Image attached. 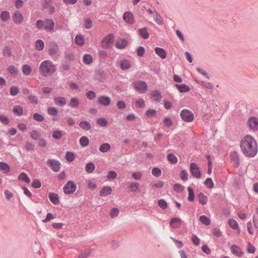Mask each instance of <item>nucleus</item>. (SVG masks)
Masks as SVG:
<instances>
[{
	"instance_id": "f257e3e1",
	"label": "nucleus",
	"mask_w": 258,
	"mask_h": 258,
	"mask_svg": "<svg viewBox=\"0 0 258 258\" xmlns=\"http://www.w3.org/2000/svg\"><path fill=\"white\" fill-rule=\"evenodd\" d=\"M240 148L244 156L249 158L254 157L258 151L256 140L249 135L244 136L241 139L240 142Z\"/></svg>"
},
{
	"instance_id": "f03ea898",
	"label": "nucleus",
	"mask_w": 258,
	"mask_h": 258,
	"mask_svg": "<svg viewBox=\"0 0 258 258\" xmlns=\"http://www.w3.org/2000/svg\"><path fill=\"white\" fill-rule=\"evenodd\" d=\"M39 71L42 76L47 77L55 72L56 67L50 60H45L40 64Z\"/></svg>"
},
{
	"instance_id": "7ed1b4c3",
	"label": "nucleus",
	"mask_w": 258,
	"mask_h": 258,
	"mask_svg": "<svg viewBox=\"0 0 258 258\" xmlns=\"http://www.w3.org/2000/svg\"><path fill=\"white\" fill-rule=\"evenodd\" d=\"M114 36L112 34H109L104 36L102 40V47L107 49L110 48L114 42Z\"/></svg>"
},
{
	"instance_id": "20e7f679",
	"label": "nucleus",
	"mask_w": 258,
	"mask_h": 258,
	"mask_svg": "<svg viewBox=\"0 0 258 258\" xmlns=\"http://www.w3.org/2000/svg\"><path fill=\"white\" fill-rule=\"evenodd\" d=\"M133 87L139 93H144L148 89V85L144 81H137L133 84Z\"/></svg>"
},
{
	"instance_id": "39448f33",
	"label": "nucleus",
	"mask_w": 258,
	"mask_h": 258,
	"mask_svg": "<svg viewBox=\"0 0 258 258\" xmlns=\"http://www.w3.org/2000/svg\"><path fill=\"white\" fill-rule=\"evenodd\" d=\"M77 189V185L73 181H69L63 186V192L67 195L72 194Z\"/></svg>"
},
{
	"instance_id": "423d86ee",
	"label": "nucleus",
	"mask_w": 258,
	"mask_h": 258,
	"mask_svg": "<svg viewBox=\"0 0 258 258\" xmlns=\"http://www.w3.org/2000/svg\"><path fill=\"white\" fill-rule=\"evenodd\" d=\"M247 125L250 131L256 132L258 131V118L250 117L247 121Z\"/></svg>"
},
{
	"instance_id": "0eeeda50",
	"label": "nucleus",
	"mask_w": 258,
	"mask_h": 258,
	"mask_svg": "<svg viewBox=\"0 0 258 258\" xmlns=\"http://www.w3.org/2000/svg\"><path fill=\"white\" fill-rule=\"evenodd\" d=\"M180 115L184 121L191 122L194 119L193 113L188 109L182 110L180 112Z\"/></svg>"
},
{
	"instance_id": "6e6552de",
	"label": "nucleus",
	"mask_w": 258,
	"mask_h": 258,
	"mask_svg": "<svg viewBox=\"0 0 258 258\" xmlns=\"http://www.w3.org/2000/svg\"><path fill=\"white\" fill-rule=\"evenodd\" d=\"M190 172L195 178H200L201 177V172L198 165L195 163H191L189 166Z\"/></svg>"
},
{
	"instance_id": "1a4fd4ad",
	"label": "nucleus",
	"mask_w": 258,
	"mask_h": 258,
	"mask_svg": "<svg viewBox=\"0 0 258 258\" xmlns=\"http://www.w3.org/2000/svg\"><path fill=\"white\" fill-rule=\"evenodd\" d=\"M47 163L53 171L58 172L60 170V163L58 161L53 159L48 160Z\"/></svg>"
},
{
	"instance_id": "9d476101",
	"label": "nucleus",
	"mask_w": 258,
	"mask_h": 258,
	"mask_svg": "<svg viewBox=\"0 0 258 258\" xmlns=\"http://www.w3.org/2000/svg\"><path fill=\"white\" fill-rule=\"evenodd\" d=\"M182 222L181 219L177 217H174L172 218L170 221V226L173 229H177L181 226Z\"/></svg>"
},
{
	"instance_id": "9b49d317",
	"label": "nucleus",
	"mask_w": 258,
	"mask_h": 258,
	"mask_svg": "<svg viewBox=\"0 0 258 258\" xmlns=\"http://www.w3.org/2000/svg\"><path fill=\"white\" fill-rule=\"evenodd\" d=\"M12 19L14 23L19 25L22 23L24 20L22 14L20 12H16L12 15Z\"/></svg>"
},
{
	"instance_id": "f8f14e48",
	"label": "nucleus",
	"mask_w": 258,
	"mask_h": 258,
	"mask_svg": "<svg viewBox=\"0 0 258 258\" xmlns=\"http://www.w3.org/2000/svg\"><path fill=\"white\" fill-rule=\"evenodd\" d=\"M54 28V22L52 19H47L44 21V29L47 32H52Z\"/></svg>"
},
{
	"instance_id": "ddd939ff",
	"label": "nucleus",
	"mask_w": 258,
	"mask_h": 258,
	"mask_svg": "<svg viewBox=\"0 0 258 258\" xmlns=\"http://www.w3.org/2000/svg\"><path fill=\"white\" fill-rule=\"evenodd\" d=\"M59 50L58 45L54 42L50 43L48 50V54L50 56L56 54Z\"/></svg>"
},
{
	"instance_id": "4468645a",
	"label": "nucleus",
	"mask_w": 258,
	"mask_h": 258,
	"mask_svg": "<svg viewBox=\"0 0 258 258\" xmlns=\"http://www.w3.org/2000/svg\"><path fill=\"white\" fill-rule=\"evenodd\" d=\"M230 157L234 167L237 168L240 164V161L238 158V154L236 152H233L230 154Z\"/></svg>"
},
{
	"instance_id": "2eb2a0df",
	"label": "nucleus",
	"mask_w": 258,
	"mask_h": 258,
	"mask_svg": "<svg viewBox=\"0 0 258 258\" xmlns=\"http://www.w3.org/2000/svg\"><path fill=\"white\" fill-rule=\"evenodd\" d=\"M98 102L101 105L108 106L110 104L111 100L109 97L101 96L98 98Z\"/></svg>"
},
{
	"instance_id": "dca6fc26",
	"label": "nucleus",
	"mask_w": 258,
	"mask_h": 258,
	"mask_svg": "<svg viewBox=\"0 0 258 258\" xmlns=\"http://www.w3.org/2000/svg\"><path fill=\"white\" fill-rule=\"evenodd\" d=\"M115 45L117 48L123 49L128 45V41L126 39L120 38L116 40Z\"/></svg>"
},
{
	"instance_id": "f3484780",
	"label": "nucleus",
	"mask_w": 258,
	"mask_h": 258,
	"mask_svg": "<svg viewBox=\"0 0 258 258\" xmlns=\"http://www.w3.org/2000/svg\"><path fill=\"white\" fill-rule=\"evenodd\" d=\"M48 198L50 201L55 205H57L59 203V197L57 194L54 192H49Z\"/></svg>"
},
{
	"instance_id": "a211bd4d",
	"label": "nucleus",
	"mask_w": 258,
	"mask_h": 258,
	"mask_svg": "<svg viewBox=\"0 0 258 258\" xmlns=\"http://www.w3.org/2000/svg\"><path fill=\"white\" fill-rule=\"evenodd\" d=\"M75 43L76 45L82 46L85 44V40L84 36L82 34H78L75 38Z\"/></svg>"
},
{
	"instance_id": "6ab92c4d",
	"label": "nucleus",
	"mask_w": 258,
	"mask_h": 258,
	"mask_svg": "<svg viewBox=\"0 0 258 258\" xmlns=\"http://www.w3.org/2000/svg\"><path fill=\"white\" fill-rule=\"evenodd\" d=\"M112 188L109 186H104L100 191L99 195L101 197H106L111 194Z\"/></svg>"
},
{
	"instance_id": "aec40b11",
	"label": "nucleus",
	"mask_w": 258,
	"mask_h": 258,
	"mask_svg": "<svg viewBox=\"0 0 258 258\" xmlns=\"http://www.w3.org/2000/svg\"><path fill=\"white\" fill-rule=\"evenodd\" d=\"M123 20L127 23L133 24L134 22L133 15L131 12H125L123 16Z\"/></svg>"
},
{
	"instance_id": "412c9836",
	"label": "nucleus",
	"mask_w": 258,
	"mask_h": 258,
	"mask_svg": "<svg viewBox=\"0 0 258 258\" xmlns=\"http://www.w3.org/2000/svg\"><path fill=\"white\" fill-rule=\"evenodd\" d=\"M54 102L55 105L59 106H63L66 104L67 103L66 98L62 97L54 98Z\"/></svg>"
},
{
	"instance_id": "4be33fe9",
	"label": "nucleus",
	"mask_w": 258,
	"mask_h": 258,
	"mask_svg": "<svg viewBox=\"0 0 258 258\" xmlns=\"http://www.w3.org/2000/svg\"><path fill=\"white\" fill-rule=\"evenodd\" d=\"M232 253L238 256H241L243 254V252L240 247L236 245H232L231 247Z\"/></svg>"
},
{
	"instance_id": "5701e85b",
	"label": "nucleus",
	"mask_w": 258,
	"mask_h": 258,
	"mask_svg": "<svg viewBox=\"0 0 258 258\" xmlns=\"http://www.w3.org/2000/svg\"><path fill=\"white\" fill-rule=\"evenodd\" d=\"M156 53L162 59H165L166 57V51L162 48L156 47L155 48Z\"/></svg>"
},
{
	"instance_id": "b1692460",
	"label": "nucleus",
	"mask_w": 258,
	"mask_h": 258,
	"mask_svg": "<svg viewBox=\"0 0 258 258\" xmlns=\"http://www.w3.org/2000/svg\"><path fill=\"white\" fill-rule=\"evenodd\" d=\"M22 71L24 75L26 76L30 75L32 72L31 67L28 64H25L22 67Z\"/></svg>"
},
{
	"instance_id": "393cba45",
	"label": "nucleus",
	"mask_w": 258,
	"mask_h": 258,
	"mask_svg": "<svg viewBox=\"0 0 258 258\" xmlns=\"http://www.w3.org/2000/svg\"><path fill=\"white\" fill-rule=\"evenodd\" d=\"M198 200L199 203L202 205H205L208 202V198L203 192H200L198 196Z\"/></svg>"
},
{
	"instance_id": "a878e982",
	"label": "nucleus",
	"mask_w": 258,
	"mask_h": 258,
	"mask_svg": "<svg viewBox=\"0 0 258 258\" xmlns=\"http://www.w3.org/2000/svg\"><path fill=\"white\" fill-rule=\"evenodd\" d=\"M128 188L131 192H136L139 190L140 184L137 182H134L130 183Z\"/></svg>"
},
{
	"instance_id": "bb28decb",
	"label": "nucleus",
	"mask_w": 258,
	"mask_h": 258,
	"mask_svg": "<svg viewBox=\"0 0 258 258\" xmlns=\"http://www.w3.org/2000/svg\"><path fill=\"white\" fill-rule=\"evenodd\" d=\"M7 70L8 72L13 76H16L18 74V70L14 65H10L9 66Z\"/></svg>"
},
{
	"instance_id": "cd10ccee",
	"label": "nucleus",
	"mask_w": 258,
	"mask_h": 258,
	"mask_svg": "<svg viewBox=\"0 0 258 258\" xmlns=\"http://www.w3.org/2000/svg\"><path fill=\"white\" fill-rule=\"evenodd\" d=\"M3 55L5 57H10L12 55V50L11 47L8 46H5L2 50Z\"/></svg>"
},
{
	"instance_id": "c85d7f7f",
	"label": "nucleus",
	"mask_w": 258,
	"mask_h": 258,
	"mask_svg": "<svg viewBox=\"0 0 258 258\" xmlns=\"http://www.w3.org/2000/svg\"><path fill=\"white\" fill-rule=\"evenodd\" d=\"M35 46L38 51H42L44 48V43L42 40L38 39L35 41Z\"/></svg>"
},
{
	"instance_id": "c756f323",
	"label": "nucleus",
	"mask_w": 258,
	"mask_h": 258,
	"mask_svg": "<svg viewBox=\"0 0 258 258\" xmlns=\"http://www.w3.org/2000/svg\"><path fill=\"white\" fill-rule=\"evenodd\" d=\"M120 67L122 70H126L130 68L131 67L130 61L127 59L121 60L120 62Z\"/></svg>"
},
{
	"instance_id": "7c9ffc66",
	"label": "nucleus",
	"mask_w": 258,
	"mask_h": 258,
	"mask_svg": "<svg viewBox=\"0 0 258 258\" xmlns=\"http://www.w3.org/2000/svg\"><path fill=\"white\" fill-rule=\"evenodd\" d=\"M175 87L178 89L180 92H188L190 90L189 87L185 84L178 85L176 84Z\"/></svg>"
},
{
	"instance_id": "2f4dec72",
	"label": "nucleus",
	"mask_w": 258,
	"mask_h": 258,
	"mask_svg": "<svg viewBox=\"0 0 258 258\" xmlns=\"http://www.w3.org/2000/svg\"><path fill=\"white\" fill-rule=\"evenodd\" d=\"M18 179L27 183H29L30 182V179L29 177H28V175L25 172H22L19 175Z\"/></svg>"
},
{
	"instance_id": "473e14b6",
	"label": "nucleus",
	"mask_w": 258,
	"mask_h": 258,
	"mask_svg": "<svg viewBox=\"0 0 258 258\" xmlns=\"http://www.w3.org/2000/svg\"><path fill=\"white\" fill-rule=\"evenodd\" d=\"M13 113L18 116L22 115L23 114V109L22 107L16 105L13 107Z\"/></svg>"
},
{
	"instance_id": "72a5a7b5",
	"label": "nucleus",
	"mask_w": 258,
	"mask_h": 258,
	"mask_svg": "<svg viewBox=\"0 0 258 258\" xmlns=\"http://www.w3.org/2000/svg\"><path fill=\"white\" fill-rule=\"evenodd\" d=\"M152 97L154 100L156 101H159L162 98V95L158 91H152L151 93Z\"/></svg>"
},
{
	"instance_id": "f704fd0d",
	"label": "nucleus",
	"mask_w": 258,
	"mask_h": 258,
	"mask_svg": "<svg viewBox=\"0 0 258 258\" xmlns=\"http://www.w3.org/2000/svg\"><path fill=\"white\" fill-rule=\"evenodd\" d=\"M111 146L108 143H103L99 147V151L101 152L105 153L110 150Z\"/></svg>"
},
{
	"instance_id": "c9c22d12",
	"label": "nucleus",
	"mask_w": 258,
	"mask_h": 258,
	"mask_svg": "<svg viewBox=\"0 0 258 258\" xmlns=\"http://www.w3.org/2000/svg\"><path fill=\"white\" fill-rule=\"evenodd\" d=\"M168 161L171 164H175L177 163L178 159L175 155L173 154H169L167 157Z\"/></svg>"
},
{
	"instance_id": "e433bc0d",
	"label": "nucleus",
	"mask_w": 258,
	"mask_h": 258,
	"mask_svg": "<svg viewBox=\"0 0 258 258\" xmlns=\"http://www.w3.org/2000/svg\"><path fill=\"white\" fill-rule=\"evenodd\" d=\"M79 105V101L78 98L73 97L70 99L69 105L71 107L76 108Z\"/></svg>"
},
{
	"instance_id": "4c0bfd02",
	"label": "nucleus",
	"mask_w": 258,
	"mask_h": 258,
	"mask_svg": "<svg viewBox=\"0 0 258 258\" xmlns=\"http://www.w3.org/2000/svg\"><path fill=\"white\" fill-rule=\"evenodd\" d=\"M95 169V165L93 163H88L86 164L85 170L87 172L90 173H92Z\"/></svg>"
},
{
	"instance_id": "58836bf2",
	"label": "nucleus",
	"mask_w": 258,
	"mask_h": 258,
	"mask_svg": "<svg viewBox=\"0 0 258 258\" xmlns=\"http://www.w3.org/2000/svg\"><path fill=\"white\" fill-rule=\"evenodd\" d=\"M79 125L81 128L85 130H89L91 127L90 123L86 121H82L80 122Z\"/></svg>"
},
{
	"instance_id": "ea45409f",
	"label": "nucleus",
	"mask_w": 258,
	"mask_h": 258,
	"mask_svg": "<svg viewBox=\"0 0 258 258\" xmlns=\"http://www.w3.org/2000/svg\"><path fill=\"white\" fill-rule=\"evenodd\" d=\"M199 220L201 222L205 225H209L211 223V220L206 216L202 215L199 218Z\"/></svg>"
},
{
	"instance_id": "a19ab883",
	"label": "nucleus",
	"mask_w": 258,
	"mask_h": 258,
	"mask_svg": "<svg viewBox=\"0 0 258 258\" xmlns=\"http://www.w3.org/2000/svg\"><path fill=\"white\" fill-rule=\"evenodd\" d=\"M79 142L82 147H86L89 145V140L87 137L83 136L80 139Z\"/></svg>"
},
{
	"instance_id": "79ce46f5",
	"label": "nucleus",
	"mask_w": 258,
	"mask_h": 258,
	"mask_svg": "<svg viewBox=\"0 0 258 258\" xmlns=\"http://www.w3.org/2000/svg\"><path fill=\"white\" fill-rule=\"evenodd\" d=\"M228 224L233 229H238L239 228L237 222L234 219H229L228 221Z\"/></svg>"
},
{
	"instance_id": "37998d69",
	"label": "nucleus",
	"mask_w": 258,
	"mask_h": 258,
	"mask_svg": "<svg viewBox=\"0 0 258 258\" xmlns=\"http://www.w3.org/2000/svg\"><path fill=\"white\" fill-rule=\"evenodd\" d=\"M10 18V15L8 11H3L1 14V19L4 21L6 22L8 21Z\"/></svg>"
},
{
	"instance_id": "c03bdc74",
	"label": "nucleus",
	"mask_w": 258,
	"mask_h": 258,
	"mask_svg": "<svg viewBox=\"0 0 258 258\" xmlns=\"http://www.w3.org/2000/svg\"><path fill=\"white\" fill-rule=\"evenodd\" d=\"M0 169L3 170L4 173H8L10 171L9 166L5 162H0Z\"/></svg>"
},
{
	"instance_id": "a18cd8bd",
	"label": "nucleus",
	"mask_w": 258,
	"mask_h": 258,
	"mask_svg": "<svg viewBox=\"0 0 258 258\" xmlns=\"http://www.w3.org/2000/svg\"><path fill=\"white\" fill-rule=\"evenodd\" d=\"M83 60L84 63L89 64L92 62V56L90 54H86L84 55Z\"/></svg>"
},
{
	"instance_id": "49530a36",
	"label": "nucleus",
	"mask_w": 258,
	"mask_h": 258,
	"mask_svg": "<svg viewBox=\"0 0 258 258\" xmlns=\"http://www.w3.org/2000/svg\"><path fill=\"white\" fill-rule=\"evenodd\" d=\"M156 111L153 109H148L146 111L145 115L148 118L154 117L156 115Z\"/></svg>"
},
{
	"instance_id": "de8ad7c7",
	"label": "nucleus",
	"mask_w": 258,
	"mask_h": 258,
	"mask_svg": "<svg viewBox=\"0 0 258 258\" xmlns=\"http://www.w3.org/2000/svg\"><path fill=\"white\" fill-rule=\"evenodd\" d=\"M135 105L137 108H143L145 106V102L143 99H139L136 101Z\"/></svg>"
},
{
	"instance_id": "09e8293b",
	"label": "nucleus",
	"mask_w": 258,
	"mask_h": 258,
	"mask_svg": "<svg viewBox=\"0 0 258 258\" xmlns=\"http://www.w3.org/2000/svg\"><path fill=\"white\" fill-rule=\"evenodd\" d=\"M65 158L68 162H71L75 159V154L73 152H67Z\"/></svg>"
},
{
	"instance_id": "8fccbe9b",
	"label": "nucleus",
	"mask_w": 258,
	"mask_h": 258,
	"mask_svg": "<svg viewBox=\"0 0 258 258\" xmlns=\"http://www.w3.org/2000/svg\"><path fill=\"white\" fill-rule=\"evenodd\" d=\"M188 191V200L190 202H192L195 200V194L192 188L190 187L187 188Z\"/></svg>"
},
{
	"instance_id": "3c124183",
	"label": "nucleus",
	"mask_w": 258,
	"mask_h": 258,
	"mask_svg": "<svg viewBox=\"0 0 258 258\" xmlns=\"http://www.w3.org/2000/svg\"><path fill=\"white\" fill-rule=\"evenodd\" d=\"M47 113L50 115L56 116L58 114V110L55 107H51L47 109Z\"/></svg>"
},
{
	"instance_id": "603ef678",
	"label": "nucleus",
	"mask_w": 258,
	"mask_h": 258,
	"mask_svg": "<svg viewBox=\"0 0 258 258\" xmlns=\"http://www.w3.org/2000/svg\"><path fill=\"white\" fill-rule=\"evenodd\" d=\"M153 17L157 24L162 25L163 24V21L162 17L156 12H155V15L153 16Z\"/></svg>"
},
{
	"instance_id": "864d4df0",
	"label": "nucleus",
	"mask_w": 258,
	"mask_h": 258,
	"mask_svg": "<svg viewBox=\"0 0 258 258\" xmlns=\"http://www.w3.org/2000/svg\"><path fill=\"white\" fill-rule=\"evenodd\" d=\"M139 32L143 38L147 39L149 38V33L146 28L140 29Z\"/></svg>"
},
{
	"instance_id": "5fc2aeb1",
	"label": "nucleus",
	"mask_w": 258,
	"mask_h": 258,
	"mask_svg": "<svg viewBox=\"0 0 258 258\" xmlns=\"http://www.w3.org/2000/svg\"><path fill=\"white\" fill-rule=\"evenodd\" d=\"M84 26H85V27L87 29L91 28L93 26L92 21L89 18H87V19H85L84 20Z\"/></svg>"
},
{
	"instance_id": "6e6d98bb",
	"label": "nucleus",
	"mask_w": 258,
	"mask_h": 258,
	"mask_svg": "<svg viewBox=\"0 0 258 258\" xmlns=\"http://www.w3.org/2000/svg\"><path fill=\"white\" fill-rule=\"evenodd\" d=\"M97 123L101 126H105L107 124V121L104 117H100L97 119Z\"/></svg>"
},
{
	"instance_id": "4d7b16f0",
	"label": "nucleus",
	"mask_w": 258,
	"mask_h": 258,
	"mask_svg": "<svg viewBox=\"0 0 258 258\" xmlns=\"http://www.w3.org/2000/svg\"><path fill=\"white\" fill-rule=\"evenodd\" d=\"M205 185L209 188L211 189L214 187V182L211 178H208L205 181Z\"/></svg>"
},
{
	"instance_id": "13d9d810",
	"label": "nucleus",
	"mask_w": 258,
	"mask_h": 258,
	"mask_svg": "<svg viewBox=\"0 0 258 258\" xmlns=\"http://www.w3.org/2000/svg\"><path fill=\"white\" fill-rule=\"evenodd\" d=\"M119 213V210L116 208H112L110 212V216L113 218L117 217Z\"/></svg>"
},
{
	"instance_id": "bf43d9fd",
	"label": "nucleus",
	"mask_w": 258,
	"mask_h": 258,
	"mask_svg": "<svg viewBox=\"0 0 258 258\" xmlns=\"http://www.w3.org/2000/svg\"><path fill=\"white\" fill-rule=\"evenodd\" d=\"M173 189L177 192H180L184 189V186L179 183H176L173 185Z\"/></svg>"
},
{
	"instance_id": "052dcab7",
	"label": "nucleus",
	"mask_w": 258,
	"mask_h": 258,
	"mask_svg": "<svg viewBox=\"0 0 258 258\" xmlns=\"http://www.w3.org/2000/svg\"><path fill=\"white\" fill-rule=\"evenodd\" d=\"M62 134L60 131H54L52 134V137L55 139H60L62 138Z\"/></svg>"
},
{
	"instance_id": "680f3d73",
	"label": "nucleus",
	"mask_w": 258,
	"mask_h": 258,
	"mask_svg": "<svg viewBox=\"0 0 258 258\" xmlns=\"http://www.w3.org/2000/svg\"><path fill=\"white\" fill-rule=\"evenodd\" d=\"M180 178L183 181H186L188 179V173L185 170H182L180 173Z\"/></svg>"
},
{
	"instance_id": "e2e57ef3",
	"label": "nucleus",
	"mask_w": 258,
	"mask_h": 258,
	"mask_svg": "<svg viewBox=\"0 0 258 258\" xmlns=\"http://www.w3.org/2000/svg\"><path fill=\"white\" fill-rule=\"evenodd\" d=\"M42 91L44 95L48 96L51 93L52 89L50 87H45L42 88Z\"/></svg>"
},
{
	"instance_id": "0e129e2a",
	"label": "nucleus",
	"mask_w": 258,
	"mask_h": 258,
	"mask_svg": "<svg viewBox=\"0 0 258 258\" xmlns=\"http://www.w3.org/2000/svg\"><path fill=\"white\" fill-rule=\"evenodd\" d=\"M201 85L206 88L212 89L213 88L214 86L210 82H206V81H201Z\"/></svg>"
},
{
	"instance_id": "69168bd1",
	"label": "nucleus",
	"mask_w": 258,
	"mask_h": 258,
	"mask_svg": "<svg viewBox=\"0 0 258 258\" xmlns=\"http://www.w3.org/2000/svg\"><path fill=\"white\" fill-rule=\"evenodd\" d=\"M158 204L159 206L163 210H165L167 208V204L166 202L163 199L159 200Z\"/></svg>"
},
{
	"instance_id": "338daca9",
	"label": "nucleus",
	"mask_w": 258,
	"mask_h": 258,
	"mask_svg": "<svg viewBox=\"0 0 258 258\" xmlns=\"http://www.w3.org/2000/svg\"><path fill=\"white\" fill-rule=\"evenodd\" d=\"M96 93L93 91H89L86 94V97L90 100L93 99L96 97Z\"/></svg>"
},
{
	"instance_id": "774afa93",
	"label": "nucleus",
	"mask_w": 258,
	"mask_h": 258,
	"mask_svg": "<svg viewBox=\"0 0 258 258\" xmlns=\"http://www.w3.org/2000/svg\"><path fill=\"white\" fill-rule=\"evenodd\" d=\"M91 250H87L81 253H80L78 257V258H87L88 257L91 253Z\"/></svg>"
}]
</instances>
